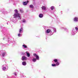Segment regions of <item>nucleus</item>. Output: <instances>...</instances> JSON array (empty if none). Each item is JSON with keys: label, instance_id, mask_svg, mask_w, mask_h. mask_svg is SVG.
Wrapping results in <instances>:
<instances>
[{"label": "nucleus", "instance_id": "nucleus-1", "mask_svg": "<svg viewBox=\"0 0 78 78\" xmlns=\"http://www.w3.org/2000/svg\"><path fill=\"white\" fill-rule=\"evenodd\" d=\"M50 33V35H53L54 33H56V29L55 27H52L51 29H48L45 32L46 34L47 33Z\"/></svg>", "mask_w": 78, "mask_h": 78}, {"label": "nucleus", "instance_id": "nucleus-2", "mask_svg": "<svg viewBox=\"0 0 78 78\" xmlns=\"http://www.w3.org/2000/svg\"><path fill=\"white\" fill-rule=\"evenodd\" d=\"M33 56H35L36 58H34L32 59V62H36V61L37 60H39V55H37V54L36 53H34L33 54Z\"/></svg>", "mask_w": 78, "mask_h": 78}, {"label": "nucleus", "instance_id": "nucleus-3", "mask_svg": "<svg viewBox=\"0 0 78 78\" xmlns=\"http://www.w3.org/2000/svg\"><path fill=\"white\" fill-rule=\"evenodd\" d=\"M15 13H14V17H19V19H21V16H20V14L18 13V11L17 9H16L14 10Z\"/></svg>", "mask_w": 78, "mask_h": 78}, {"label": "nucleus", "instance_id": "nucleus-4", "mask_svg": "<svg viewBox=\"0 0 78 78\" xmlns=\"http://www.w3.org/2000/svg\"><path fill=\"white\" fill-rule=\"evenodd\" d=\"M78 30V26L75 27V28H73L72 30L71 34L72 35H75V34L77 33V31Z\"/></svg>", "mask_w": 78, "mask_h": 78}, {"label": "nucleus", "instance_id": "nucleus-5", "mask_svg": "<svg viewBox=\"0 0 78 78\" xmlns=\"http://www.w3.org/2000/svg\"><path fill=\"white\" fill-rule=\"evenodd\" d=\"M55 6H51L50 8V10H49V12L51 14H54V13L55 12Z\"/></svg>", "mask_w": 78, "mask_h": 78}, {"label": "nucleus", "instance_id": "nucleus-6", "mask_svg": "<svg viewBox=\"0 0 78 78\" xmlns=\"http://www.w3.org/2000/svg\"><path fill=\"white\" fill-rule=\"evenodd\" d=\"M6 41L8 42L9 44H11V43H13V44H16V42L14 41H12L11 39L9 38H7L6 40Z\"/></svg>", "mask_w": 78, "mask_h": 78}, {"label": "nucleus", "instance_id": "nucleus-7", "mask_svg": "<svg viewBox=\"0 0 78 78\" xmlns=\"http://www.w3.org/2000/svg\"><path fill=\"white\" fill-rule=\"evenodd\" d=\"M2 69L3 71H5L8 69V67L6 65H4L2 66Z\"/></svg>", "mask_w": 78, "mask_h": 78}, {"label": "nucleus", "instance_id": "nucleus-8", "mask_svg": "<svg viewBox=\"0 0 78 78\" xmlns=\"http://www.w3.org/2000/svg\"><path fill=\"white\" fill-rule=\"evenodd\" d=\"M13 18L12 19V22H14L15 23L16 22H17V20H19V19H19V17L18 16H16V17H14V16L13 15Z\"/></svg>", "mask_w": 78, "mask_h": 78}, {"label": "nucleus", "instance_id": "nucleus-9", "mask_svg": "<svg viewBox=\"0 0 78 78\" xmlns=\"http://www.w3.org/2000/svg\"><path fill=\"white\" fill-rule=\"evenodd\" d=\"M2 33L4 34V37H8V34L6 33V30H3L2 31Z\"/></svg>", "mask_w": 78, "mask_h": 78}, {"label": "nucleus", "instance_id": "nucleus-10", "mask_svg": "<svg viewBox=\"0 0 78 78\" xmlns=\"http://www.w3.org/2000/svg\"><path fill=\"white\" fill-rule=\"evenodd\" d=\"M21 59L22 61H26L28 59V58L26 56H24L22 57Z\"/></svg>", "mask_w": 78, "mask_h": 78}, {"label": "nucleus", "instance_id": "nucleus-11", "mask_svg": "<svg viewBox=\"0 0 78 78\" xmlns=\"http://www.w3.org/2000/svg\"><path fill=\"white\" fill-rule=\"evenodd\" d=\"M73 21L75 22H77L78 21V17H75L73 19Z\"/></svg>", "mask_w": 78, "mask_h": 78}, {"label": "nucleus", "instance_id": "nucleus-12", "mask_svg": "<svg viewBox=\"0 0 78 78\" xmlns=\"http://www.w3.org/2000/svg\"><path fill=\"white\" fill-rule=\"evenodd\" d=\"M23 27H21L19 30V33H23Z\"/></svg>", "mask_w": 78, "mask_h": 78}, {"label": "nucleus", "instance_id": "nucleus-13", "mask_svg": "<svg viewBox=\"0 0 78 78\" xmlns=\"http://www.w3.org/2000/svg\"><path fill=\"white\" fill-rule=\"evenodd\" d=\"M22 47L24 48H28L27 45H25L24 44H23L22 45Z\"/></svg>", "mask_w": 78, "mask_h": 78}, {"label": "nucleus", "instance_id": "nucleus-14", "mask_svg": "<svg viewBox=\"0 0 78 78\" xmlns=\"http://www.w3.org/2000/svg\"><path fill=\"white\" fill-rule=\"evenodd\" d=\"M26 56H27V57H30V53L26 51Z\"/></svg>", "mask_w": 78, "mask_h": 78}, {"label": "nucleus", "instance_id": "nucleus-15", "mask_svg": "<svg viewBox=\"0 0 78 78\" xmlns=\"http://www.w3.org/2000/svg\"><path fill=\"white\" fill-rule=\"evenodd\" d=\"M61 29H63V30H64L65 31H66L67 33H68L69 32V30H68V29L67 28H65L64 27H62Z\"/></svg>", "mask_w": 78, "mask_h": 78}, {"label": "nucleus", "instance_id": "nucleus-16", "mask_svg": "<svg viewBox=\"0 0 78 78\" xmlns=\"http://www.w3.org/2000/svg\"><path fill=\"white\" fill-rule=\"evenodd\" d=\"M39 17L40 18H42V17H44V15H43V14L40 13L39 15Z\"/></svg>", "mask_w": 78, "mask_h": 78}, {"label": "nucleus", "instance_id": "nucleus-17", "mask_svg": "<svg viewBox=\"0 0 78 78\" xmlns=\"http://www.w3.org/2000/svg\"><path fill=\"white\" fill-rule=\"evenodd\" d=\"M55 17L57 19V22H59V19H58V17H57V16H56V15H55Z\"/></svg>", "mask_w": 78, "mask_h": 78}, {"label": "nucleus", "instance_id": "nucleus-18", "mask_svg": "<svg viewBox=\"0 0 78 78\" xmlns=\"http://www.w3.org/2000/svg\"><path fill=\"white\" fill-rule=\"evenodd\" d=\"M28 2H29L28 1H25L23 2V5H27V3H28Z\"/></svg>", "mask_w": 78, "mask_h": 78}, {"label": "nucleus", "instance_id": "nucleus-19", "mask_svg": "<svg viewBox=\"0 0 78 78\" xmlns=\"http://www.w3.org/2000/svg\"><path fill=\"white\" fill-rule=\"evenodd\" d=\"M22 64L23 66H26V65L27 64V63L25 61H23L22 62Z\"/></svg>", "mask_w": 78, "mask_h": 78}, {"label": "nucleus", "instance_id": "nucleus-20", "mask_svg": "<svg viewBox=\"0 0 78 78\" xmlns=\"http://www.w3.org/2000/svg\"><path fill=\"white\" fill-rule=\"evenodd\" d=\"M42 9L43 10H45L46 9V7L45 6H42Z\"/></svg>", "mask_w": 78, "mask_h": 78}, {"label": "nucleus", "instance_id": "nucleus-21", "mask_svg": "<svg viewBox=\"0 0 78 78\" xmlns=\"http://www.w3.org/2000/svg\"><path fill=\"white\" fill-rule=\"evenodd\" d=\"M6 55V52H3L2 53V56L4 57Z\"/></svg>", "mask_w": 78, "mask_h": 78}, {"label": "nucleus", "instance_id": "nucleus-22", "mask_svg": "<svg viewBox=\"0 0 78 78\" xmlns=\"http://www.w3.org/2000/svg\"><path fill=\"white\" fill-rule=\"evenodd\" d=\"M30 8H32V9H33L34 8V6L33 5H29Z\"/></svg>", "mask_w": 78, "mask_h": 78}, {"label": "nucleus", "instance_id": "nucleus-23", "mask_svg": "<svg viewBox=\"0 0 78 78\" xmlns=\"http://www.w3.org/2000/svg\"><path fill=\"white\" fill-rule=\"evenodd\" d=\"M18 36L19 37H21L22 36V33H20L18 34Z\"/></svg>", "mask_w": 78, "mask_h": 78}, {"label": "nucleus", "instance_id": "nucleus-24", "mask_svg": "<svg viewBox=\"0 0 78 78\" xmlns=\"http://www.w3.org/2000/svg\"><path fill=\"white\" fill-rule=\"evenodd\" d=\"M20 12H21V13H23V10L22 9H20Z\"/></svg>", "mask_w": 78, "mask_h": 78}, {"label": "nucleus", "instance_id": "nucleus-25", "mask_svg": "<svg viewBox=\"0 0 78 78\" xmlns=\"http://www.w3.org/2000/svg\"><path fill=\"white\" fill-rule=\"evenodd\" d=\"M56 66H59V62H56Z\"/></svg>", "mask_w": 78, "mask_h": 78}, {"label": "nucleus", "instance_id": "nucleus-26", "mask_svg": "<svg viewBox=\"0 0 78 78\" xmlns=\"http://www.w3.org/2000/svg\"><path fill=\"white\" fill-rule=\"evenodd\" d=\"M58 59H55L54 60V61L55 63L57 62H58Z\"/></svg>", "mask_w": 78, "mask_h": 78}, {"label": "nucleus", "instance_id": "nucleus-27", "mask_svg": "<svg viewBox=\"0 0 78 78\" xmlns=\"http://www.w3.org/2000/svg\"><path fill=\"white\" fill-rule=\"evenodd\" d=\"M22 21L23 23H25L26 22V20L24 19H23Z\"/></svg>", "mask_w": 78, "mask_h": 78}, {"label": "nucleus", "instance_id": "nucleus-28", "mask_svg": "<svg viewBox=\"0 0 78 78\" xmlns=\"http://www.w3.org/2000/svg\"><path fill=\"white\" fill-rule=\"evenodd\" d=\"M52 67H56V64H52Z\"/></svg>", "mask_w": 78, "mask_h": 78}, {"label": "nucleus", "instance_id": "nucleus-29", "mask_svg": "<svg viewBox=\"0 0 78 78\" xmlns=\"http://www.w3.org/2000/svg\"><path fill=\"white\" fill-rule=\"evenodd\" d=\"M14 74L15 75V76H16L17 75V73H14Z\"/></svg>", "mask_w": 78, "mask_h": 78}, {"label": "nucleus", "instance_id": "nucleus-30", "mask_svg": "<svg viewBox=\"0 0 78 78\" xmlns=\"http://www.w3.org/2000/svg\"><path fill=\"white\" fill-rule=\"evenodd\" d=\"M3 13L4 14H6V11L5 10L4 12H3Z\"/></svg>", "mask_w": 78, "mask_h": 78}, {"label": "nucleus", "instance_id": "nucleus-31", "mask_svg": "<svg viewBox=\"0 0 78 78\" xmlns=\"http://www.w3.org/2000/svg\"><path fill=\"white\" fill-rule=\"evenodd\" d=\"M21 54L22 55H23L25 54V53L24 52H22V53H21Z\"/></svg>", "mask_w": 78, "mask_h": 78}, {"label": "nucleus", "instance_id": "nucleus-32", "mask_svg": "<svg viewBox=\"0 0 78 78\" xmlns=\"http://www.w3.org/2000/svg\"><path fill=\"white\" fill-rule=\"evenodd\" d=\"M5 37H4L3 38V40H5Z\"/></svg>", "mask_w": 78, "mask_h": 78}, {"label": "nucleus", "instance_id": "nucleus-33", "mask_svg": "<svg viewBox=\"0 0 78 78\" xmlns=\"http://www.w3.org/2000/svg\"><path fill=\"white\" fill-rule=\"evenodd\" d=\"M7 25H8V22L7 23Z\"/></svg>", "mask_w": 78, "mask_h": 78}, {"label": "nucleus", "instance_id": "nucleus-34", "mask_svg": "<svg viewBox=\"0 0 78 78\" xmlns=\"http://www.w3.org/2000/svg\"><path fill=\"white\" fill-rule=\"evenodd\" d=\"M12 78H13V76L12 77Z\"/></svg>", "mask_w": 78, "mask_h": 78}]
</instances>
